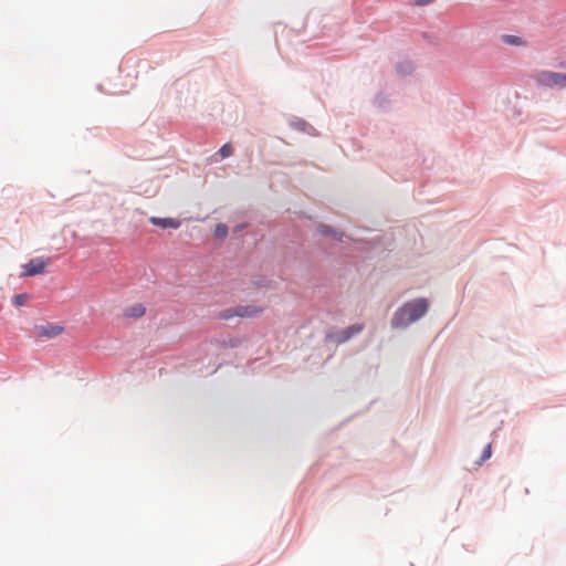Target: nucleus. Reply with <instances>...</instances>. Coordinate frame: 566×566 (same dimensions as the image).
<instances>
[{"label":"nucleus","mask_w":566,"mask_h":566,"mask_svg":"<svg viewBox=\"0 0 566 566\" xmlns=\"http://www.w3.org/2000/svg\"><path fill=\"white\" fill-rule=\"evenodd\" d=\"M145 313H146V308L140 303L127 306L124 311L125 317L134 318V319L140 318L142 316L145 315Z\"/></svg>","instance_id":"nucleus-8"},{"label":"nucleus","mask_w":566,"mask_h":566,"mask_svg":"<svg viewBox=\"0 0 566 566\" xmlns=\"http://www.w3.org/2000/svg\"><path fill=\"white\" fill-rule=\"evenodd\" d=\"M263 312V308L258 305H240L234 310H228L221 314L223 319L232 318L233 316L239 317H254L260 315Z\"/></svg>","instance_id":"nucleus-2"},{"label":"nucleus","mask_w":566,"mask_h":566,"mask_svg":"<svg viewBox=\"0 0 566 566\" xmlns=\"http://www.w3.org/2000/svg\"><path fill=\"white\" fill-rule=\"evenodd\" d=\"M228 234V227L226 224L219 223L214 228V235L219 239H223Z\"/></svg>","instance_id":"nucleus-10"},{"label":"nucleus","mask_w":566,"mask_h":566,"mask_svg":"<svg viewBox=\"0 0 566 566\" xmlns=\"http://www.w3.org/2000/svg\"><path fill=\"white\" fill-rule=\"evenodd\" d=\"M149 221L151 224L160 227L163 229H167V228L178 229L181 226V222L174 218L151 217L149 219Z\"/></svg>","instance_id":"nucleus-7"},{"label":"nucleus","mask_w":566,"mask_h":566,"mask_svg":"<svg viewBox=\"0 0 566 566\" xmlns=\"http://www.w3.org/2000/svg\"><path fill=\"white\" fill-rule=\"evenodd\" d=\"M537 82L545 86H566V74L544 71L537 74Z\"/></svg>","instance_id":"nucleus-3"},{"label":"nucleus","mask_w":566,"mask_h":566,"mask_svg":"<svg viewBox=\"0 0 566 566\" xmlns=\"http://www.w3.org/2000/svg\"><path fill=\"white\" fill-rule=\"evenodd\" d=\"M63 327L56 324H44L34 327V335L39 339L54 338L62 334Z\"/></svg>","instance_id":"nucleus-5"},{"label":"nucleus","mask_w":566,"mask_h":566,"mask_svg":"<svg viewBox=\"0 0 566 566\" xmlns=\"http://www.w3.org/2000/svg\"><path fill=\"white\" fill-rule=\"evenodd\" d=\"M433 0H418L416 3L418 6H424V4H428V3H431Z\"/></svg>","instance_id":"nucleus-16"},{"label":"nucleus","mask_w":566,"mask_h":566,"mask_svg":"<svg viewBox=\"0 0 566 566\" xmlns=\"http://www.w3.org/2000/svg\"><path fill=\"white\" fill-rule=\"evenodd\" d=\"M429 303L426 298H416L407 302L396 311L391 319V325L395 328L407 327L421 318L427 313Z\"/></svg>","instance_id":"nucleus-1"},{"label":"nucleus","mask_w":566,"mask_h":566,"mask_svg":"<svg viewBox=\"0 0 566 566\" xmlns=\"http://www.w3.org/2000/svg\"><path fill=\"white\" fill-rule=\"evenodd\" d=\"M491 457V444H488L482 453V460H486Z\"/></svg>","instance_id":"nucleus-15"},{"label":"nucleus","mask_w":566,"mask_h":566,"mask_svg":"<svg viewBox=\"0 0 566 566\" xmlns=\"http://www.w3.org/2000/svg\"><path fill=\"white\" fill-rule=\"evenodd\" d=\"M503 40L507 44H513V45L522 44V40L518 36H515V35H504Z\"/></svg>","instance_id":"nucleus-13"},{"label":"nucleus","mask_w":566,"mask_h":566,"mask_svg":"<svg viewBox=\"0 0 566 566\" xmlns=\"http://www.w3.org/2000/svg\"><path fill=\"white\" fill-rule=\"evenodd\" d=\"M51 263V259L34 258L23 265L21 276H34L45 272V268Z\"/></svg>","instance_id":"nucleus-4"},{"label":"nucleus","mask_w":566,"mask_h":566,"mask_svg":"<svg viewBox=\"0 0 566 566\" xmlns=\"http://www.w3.org/2000/svg\"><path fill=\"white\" fill-rule=\"evenodd\" d=\"M29 296L28 294L25 293H22V294H18L13 297L12 300V303L15 305V306H22L25 304V302L28 301Z\"/></svg>","instance_id":"nucleus-12"},{"label":"nucleus","mask_w":566,"mask_h":566,"mask_svg":"<svg viewBox=\"0 0 566 566\" xmlns=\"http://www.w3.org/2000/svg\"><path fill=\"white\" fill-rule=\"evenodd\" d=\"M221 158H227L233 154V148L230 144H224L218 151Z\"/></svg>","instance_id":"nucleus-11"},{"label":"nucleus","mask_w":566,"mask_h":566,"mask_svg":"<svg viewBox=\"0 0 566 566\" xmlns=\"http://www.w3.org/2000/svg\"><path fill=\"white\" fill-rule=\"evenodd\" d=\"M363 329H364L363 324H353V325L344 328L339 333H337L335 335V340L337 343H345L348 339H350L353 336L359 334Z\"/></svg>","instance_id":"nucleus-6"},{"label":"nucleus","mask_w":566,"mask_h":566,"mask_svg":"<svg viewBox=\"0 0 566 566\" xmlns=\"http://www.w3.org/2000/svg\"><path fill=\"white\" fill-rule=\"evenodd\" d=\"M411 70H412V65L409 62H405V63L397 65V71L401 74H407V73L411 72Z\"/></svg>","instance_id":"nucleus-14"},{"label":"nucleus","mask_w":566,"mask_h":566,"mask_svg":"<svg viewBox=\"0 0 566 566\" xmlns=\"http://www.w3.org/2000/svg\"><path fill=\"white\" fill-rule=\"evenodd\" d=\"M317 231L322 234V235H332L334 239H342V234L338 233L337 231H334L331 227L328 226H325V224H319L317 227Z\"/></svg>","instance_id":"nucleus-9"}]
</instances>
